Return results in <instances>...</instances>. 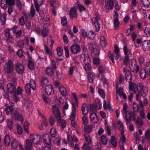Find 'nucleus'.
<instances>
[{
	"label": "nucleus",
	"mask_w": 150,
	"mask_h": 150,
	"mask_svg": "<svg viewBox=\"0 0 150 150\" xmlns=\"http://www.w3.org/2000/svg\"><path fill=\"white\" fill-rule=\"evenodd\" d=\"M30 139L36 144H40L41 142V137L39 134H30Z\"/></svg>",
	"instance_id": "0eeeda50"
},
{
	"label": "nucleus",
	"mask_w": 150,
	"mask_h": 150,
	"mask_svg": "<svg viewBox=\"0 0 150 150\" xmlns=\"http://www.w3.org/2000/svg\"><path fill=\"white\" fill-rule=\"evenodd\" d=\"M6 108L5 110L7 115L9 114L11 115L15 111L16 109V106L14 103L12 102L9 103L8 105L7 104L5 105Z\"/></svg>",
	"instance_id": "39448f33"
},
{
	"label": "nucleus",
	"mask_w": 150,
	"mask_h": 150,
	"mask_svg": "<svg viewBox=\"0 0 150 150\" xmlns=\"http://www.w3.org/2000/svg\"><path fill=\"white\" fill-rule=\"evenodd\" d=\"M46 74L49 76H52L54 75L53 69L52 67H47L46 69Z\"/></svg>",
	"instance_id": "cd10ccee"
},
{
	"label": "nucleus",
	"mask_w": 150,
	"mask_h": 150,
	"mask_svg": "<svg viewBox=\"0 0 150 150\" xmlns=\"http://www.w3.org/2000/svg\"><path fill=\"white\" fill-rule=\"evenodd\" d=\"M99 51L96 48L91 51V56L93 57H99Z\"/></svg>",
	"instance_id": "473e14b6"
},
{
	"label": "nucleus",
	"mask_w": 150,
	"mask_h": 150,
	"mask_svg": "<svg viewBox=\"0 0 150 150\" xmlns=\"http://www.w3.org/2000/svg\"><path fill=\"white\" fill-rule=\"evenodd\" d=\"M7 126L10 129H12L13 128V121L11 119H8L7 120Z\"/></svg>",
	"instance_id": "a18cd8bd"
},
{
	"label": "nucleus",
	"mask_w": 150,
	"mask_h": 150,
	"mask_svg": "<svg viewBox=\"0 0 150 150\" xmlns=\"http://www.w3.org/2000/svg\"><path fill=\"white\" fill-rule=\"evenodd\" d=\"M15 70L18 74H22L24 72L25 68L22 64L18 62L16 65Z\"/></svg>",
	"instance_id": "9d476101"
},
{
	"label": "nucleus",
	"mask_w": 150,
	"mask_h": 150,
	"mask_svg": "<svg viewBox=\"0 0 150 150\" xmlns=\"http://www.w3.org/2000/svg\"><path fill=\"white\" fill-rule=\"evenodd\" d=\"M101 143L104 145L106 144L107 142V139L105 136L103 135L101 137Z\"/></svg>",
	"instance_id": "e2e57ef3"
},
{
	"label": "nucleus",
	"mask_w": 150,
	"mask_h": 150,
	"mask_svg": "<svg viewBox=\"0 0 150 150\" xmlns=\"http://www.w3.org/2000/svg\"><path fill=\"white\" fill-rule=\"evenodd\" d=\"M26 145L25 147V150H31L32 148V142L29 139L27 140L26 141Z\"/></svg>",
	"instance_id": "c756f323"
},
{
	"label": "nucleus",
	"mask_w": 150,
	"mask_h": 150,
	"mask_svg": "<svg viewBox=\"0 0 150 150\" xmlns=\"http://www.w3.org/2000/svg\"><path fill=\"white\" fill-rule=\"evenodd\" d=\"M100 44L103 47H105L106 46V42L105 37L103 36H102L100 38Z\"/></svg>",
	"instance_id": "5fc2aeb1"
},
{
	"label": "nucleus",
	"mask_w": 150,
	"mask_h": 150,
	"mask_svg": "<svg viewBox=\"0 0 150 150\" xmlns=\"http://www.w3.org/2000/svg\"><path fill=\"white\" fill-rule=\"evenodd\" d=\"M33 90L36 89V84L35 81L33 79H31L30 83H27L25 86V88L27 94L29 95L31 94V88Z\"/></svg>",
	"instance_id": "f03ea898"
},
{
	"label": "nucleus",
	"mask_w": 150,
	"mask_h": 150,
	"mask_svg": "<svg viewBox=\"0 0 150 150\" xmlns=\"http://www.w3.org/2000/svg\"><path fill=\"white\" fill-rule=\"evenodd\" d=\"M13 63L11 60H9L4 65L3 70L6 74L12 73L14 71Z\"/></svg>",
	"instance_id": "f257e3e1"
},
{
	"label": "nucleus",
	"mask_w": 150,
	"mask_h": 150,
	"mask_svg": "<svg viewBox=\"0 0 150 150\" xmlns=\"http://www.w3.org/2000/svg\"><path fill=\"white\" fill-rule=\"evenodd\" d=\"M129 61V59L128 54H125V57L123 62L124 64L125 65H127Z\"/></svg>",
	"instance_id": "3c124183"
},
{
	"label": "nucleus",
	"mask_w": 150,
	"mask_h": 150,
	"mask_svg": "<svg viewBox=\"0 0 150 150\" xmlns=\"http://www.w3.org/2000/svg\"><path fill=\"white\" fill-rule=\"evenodd\" d=\"M110 143L114 147H116L117 146V142L115 136H112L111 137Z\"/></svg>",
	"instance_id": "f704fd0d"
},
{
	"label": "nucleus",
	"mask_w": 150,
	"mask_h": 150,
	"mask_svg": "<svg viewBox=\"0 0 150 150\" xmlns=\"http://www.w3.org/2000/svg\"><path fill=\"white\" fill-rule=\"evenodd\" d=\"M1 24L2 25H4L6 21V16L5 14L2 15L0 17Z\"/></svg>",
	"instance_id": "8fccbe9b"
},
{
	"label": "nucleus",
	"mask_w": 150,
	"mask_h": 150,
	"mask_svg": "<svg viewBox=\"0 0 150 150\" xmlns=\"http://www.w3.org/2000/svg\"><path fill=\"white\" fill-rule=\"evenodd\" d=\"M6 5L9 6H13L15 4L14 0H5Z\"/></svg>",
	"instance_id": "bf43d9fd"
},
{
	"label": "nucleus",
	"mask_w": 150,
	"mask_h": 150,
	"mask_svg": "<svg viewBox=\"0 0 150 150\" xmlns=\"http://www.w3.org/2000/svg\"><path fill=\"white\" fill-rule=\"evenodd\" d=\"M135 124L139 128H140L141 126L143 125V121L141 119L138 118L135 122Z\"/></svg>",
	"instance_id": "603ef678"
},
{
	"label": "nucleus",
	"mask_w": 150,
	"mask_h": 150,
	"mask_svg": "<svg viewBox=\"0 0 150 150\" xmlns=\"http://www.w3.org/2000/svg\"><path fill=\"white\" fill-rule=\"evenodd\" d=\"M11 142L10 138L8 135H6L4 138V142L5 145L6 146H8Z\"/></svg>",
	"instance_id": "7c9ffc66"
},
{
	"label": "nucleus",
	"mask_w": 150,
	"mask_h": 150,
	"mask_svg": "<svg viewBox=\"0 0 150 150\" xmlns=\"http://www.w3.org/2000/svg\"><path fill=\"white\" fill-rule=\"evenodd\" d=\"M130 51V50L128 48L126 45H125L123 47V52L124 54H128V53Z\"/></svg>",
	"instance_id": "338daca9"
},
{
	"label": "nucleus",
	"mask_w": 150,
	"mask_h": 150,
	"mask_svg": "<svg viewBox=\"0 0 150 150\" xmlns=\"http://www.w3.org/2000/svg\"><path fill=\"white\" fill-rule=\"evenodd\" d=\"M44 142L47 145H50L51 143V138L49 134H44L43 136Z\"/></svg>",
	"instance_id": "6ab92c4d"
},
{
	"label": "nucleus",
	"mask_w": 150,
	"mask_h": 150,
	"mask_svg": "<svg viewBox=\"0 0 150 150\" xmlns=\"http://www.w3.org/2000/svg\"><path fill=\"white\" fill-rule=\"evenodd\" d=\"M48 82V80L47 78L45 77H42L41 78L40 82L41 86L43 87L45 84H47Z\"/></svg>",
	"instance_id": "72a5a7b5"
},
{
	"label": "nucleus",
	"mask_w": 150,
	"mask_h": 150,
	"mask_svg": "<svg viewBox=\"0 0 150 150\" xmlns=\"http://www.w3.org/2000/svg\"><path fill=\"white\" fill-rule=\"evenodd\" d=\"M24 16H25V24L26 27V28H30L31 25V23L30 21L28 20L27 19L28 18V14L27 13H25L24 14Z\"/></svg>",
	"instance_id": "2f4dec72"
},
{
	"label": "nucleus",
	"mask_w": 150,
	"mask_h": 150,
	"mask_svg": "<svg viewBox=\"0 0 150 150\" xmlns=\"http://www.w3.org/2000/svg\"><path fill=\"white\" fill-rule=\"evenodd\" d=\"M56 133L57 131L55 128L52 127L50 129V133L51 136L52 137H55Z\"/></svg>",
	"instance_id": "09e8293b"
},
{
	"label": "nucleus",
	"mask_w": 150,
	"mask_h": 150,
	"mask_svg": "<svg viewBox=\"0 0 150 150\" xmlns=\"http://www.w3.org/2000/svg\"><path fill=\"white\" fill-rule=\"evenodd\" d=\"M52 111L53 114L57 118H58L59 120L61 119V115L60 113V111L59 108L56 105L52 106Z\"/></svg>",
	"instance_id": "f8f14e48"
},
{
	"label": "nucleus",
	"mask_w": 150,
	"mask_h": 150,
	"mask_svg": "<svg viewBox=\"0 0 150 150\" xmlns=\"http://www.w3.org/2000/svg\"><path fill=\"white\" fill-rule=\"evenodd\" d=\"M69 14L70 17L72 18L77 17V13L76 9L75 7H74L70 9L69 11Z\"/></svg>",
	"instance_id": "b1692460"
},
{
	"label": "nucleus",
	"mask_w": 150,
	"mask_h": 150,
	"mask_svg": "<svg viewBox=\"0 0 150 150\" xmlns=\"http://www.w3.org/2000/svg\"><path fill=\"white\" fill-rule=\"evenodd\" d=\"M59 91L62 96H66L67 95V92L66 88L63 85L60 86L59 88Z\"/></svg>",
	"instance_id": "393cba45"
},
{
	"label": "nucleus",
	"mask_w": 150,
	"mask_h": 150,
	"mask_svg": "<svg viewBox=\"0 0 150 150\" xmlns=\"http://www.w3.org/2000/svg\"><path fill=\"white\" fill-rule=\"evenodd\" d=\"M80 46L77 44L72 45L71 47V52L74 54H76L81 51Z\"/></svg>",
	"instance_id": "ddd939ff"
},
{
	"label": "nucleus",
	"mask_w": 150,
	"mask_h": 150,
	"mask_svg": "<svg viewBox=\"0 0 150 150\" xmlns=\"http://www.w3.org/2000/svg\"><path fill=\"white\" fill-rule=\"evenodd\" d=\"M90 113L93 112L95 113L96 108L93 104L90 105Z\"/></svg>",
	"instance_id": "680f3d73"
},
{
	"label": "nucleus",
	"mask_w": 150,
	"mask_h": 150,
	"mask_svg": "<svg viewBox=\"0 0 150 150\" xmlns=\"http://www.w3.org/2000/svg\"><path fill=\"white\" fill-rule=\"evenodd\" d=\"M105 5L107 9L111 10L114 6V2L113 0H108L105 2Z\"/></svg>",
	"instance_id": "a211bd4d"
},
{
	"label": "nucleus",
	"mask_w": 150,
	"mask_h": 150,
	"mask_svg": "<svg viewBox=\"0 0 150 150\" xmlns=\"http://www.w3.org/2000/svg\"><path fill=\"white\" fill-rule=\"evenodd\" d=\"M125 114V121L127 123L131 121L132 118L135 121L136 119V114L134 112H127Z\"/></svg>",
	"instance_id": "1a4fd4ad"
},
{
	"label": "nucleus",
	"mask_w": 150,
	"mask_h": 150,
	"mask_svg": "<svg viewBox=\"0 0 150 150\" xmlns=\"http://www.w3.org/2000/svg\"><path fill=\"white\" fill-rule=\"evenodd\" d=\"M40 116L42 119L43 121V125L46 127H47L48 124V122L45 117L42 114H40Z\"/></svg>",
	"instance_id": "69168bd1"
},
{
	"label": "nucleus",
	"mask_w": 150,
	"mask_h": 150,
	"mask_svg": "<svg viewBox=\"0 0 150 150\" xmlns=\"http://www.w3.org/2000/svg\"><path fill=\"white\" fill-rule=\"evenodd\" d=\"M7 87L8 91L11 93H13L16 90V86L12 83H8Z\"/></svg>",
	"instance_id": "412c9836"
},
{
	"label": "nucleus",
	"mask_w": 150,
	"mask_h": 150,
	"mask_svg": "<svg viewBox=\"0 0 150 150\" xmlns=\"http://www.w3.org/2000/svg\"><path fill=\"white\" fill-rule=\"evenodd\" d=\"M11 115L12 118L16 121H19L21 122H23L24 121L23 116L18 110L16 109Z\"/></svg>",
	"instance_id": "20e7f679"
},
{
	"label": "nucleus",
	"mask_w": 150,
	"mask_h": 150,
	"mask_svg": "<svg viewBox=\"0 0 150 150\" xmlns=\"http://www.w3.org/2000/svg\"><path fill=\"white\" fill-rule=\"evenodd\" d=\"M73 109L72 110L71 113L70 117V119L71 121V124L73 127H75L76 126L75 122L74 120L76 117V109L75 108L74 103H72Z\"/></svg>",
	"instance_id": "6e6552de"
},
{
	"label": "nucleus",
	"mask_w": 150,
	"mask_h": 150,
	"mask_svg": "<svg viewBox=\"0 0 150 150\" xmlns=\"http://www.w3.org/2000/svg\"><path fill=\"white\" fill-rule=\"evenodd\" d=\"M77 7L79 9V11L80 12H82L86 10V8L83 5L80 4L79 1L76 2Z\"/></svg>",
	"instance_id": "c9c22d12"
},
{
	"label": "nucleus",
	"mask_w": 150,
	"mask_h": 150,
	"mask_svg": "<svg viewBox=\"0 0 150 150\" xmlns=\"http://www.w3.org/2000/svg\"><path fill=\"white\" fill-rule=\"evenodd\" d=\"M35 9L34 8L33 6L32 5L30 8V13L28 14V15L32 17H33L35 16Z\"/></svg>",
	"instance_id": "37998d69"
},
{
	"label": "nucleus",
	"mask_w": 150,
	"mask_h": 150,
	"mask_svg": "<svg viewBox=\"0 0 150 150\" xmlns=\"http://www.w3.org/2000/svg\"><path fill=\"white\" fill-rule=\"evenodd\" d=\"M48 31L47 29H43L41 30V33L44 37H45L48 35Z\"/></svg>",
	"instance_id": "13d9d810"
},
{
	"label": "nucleus",
	"mask_w": 150,
	"mask_h": 150,
	"mask_svg": "<svg viewBox=\"0 0 150 150\" xmlns=\"http://www.w3.org/2000/svg\"><path fill=\"white\" fill-rule=\"evenodd\" d=\"M19 143V142L14 139L11 143V147L15 150H16L18 148Z\"/></svg>",
	"instance_id": "c85d7f7f"
},
{
	"label": "nucleus",
	"mask_w": 150,
	"mask_h": 150,
	"mask_svg": "<svg viewBox=\"0 0 150 150\" xmlns=\"http://www.w3.org/2000/svg\"><path fill=\"white\" fill-rule=\"evenodd\" d=\"M93 63L94 64L98 65L100 63V59L99 57H93Z\"/></svg>",
	"instance_id": "052dcab7"
},
{
	"label": "nucleus",
	"mask_w": 150,
	"mask_h": 150,
	"mask_svg": "<svg viewBox=\"0 0 150 150\" xmlns=\"http://www.w3.org/2000/svg\"><path fill=\"white\" fill-rule=\"evenodd\" d=\"M132 62V63L131 64V66H134L136 69V73L137 74L138 73L139 70V66L137 64V62L136 60H133Z\"/></svg>",
	"instance_id": "ea45409f"
},
{
	"label": "nucleus",
	"mask_w": 150,
	"mask_h": 150,
	"mask_svg": "<svg viewBox=\"0 0 150 150\" xmlns=\"http://www.w3.org/2000/svg\"><path fill=\"white\" fill-rule=\"evenodd\" d=\"M132 105L134 111L137 112H138L139 110V107L138 104L136 102H134Z\"/></svg>",
	"instance_id": "de8ad7c7"
},
{
	"label": "nucleus",
	"mask_w": 150,
	"mask_h": 150,
	"mask_svg": "<svg viewBox=\"0 0 150 150\" xmlns=\"http://www.w3.org/2000/svg\"><path fill=\"white\" fill-rule=\"evenodd\" d=\"M28 56L29 58L28 60V66L29 69L31 70H33L35 68L34 66L33 62L32 61V58L30 56L29 54H28Z\"/></svg>",
	"instance_id": "a878e982"
},
{
	"label": "nucleus",
	"mask_w": 150,
	"mask_h": 150,
	"mask_svg": "<svg viewBox=\"0 0 150 150\" xmlns=\"http://www.w3.org/2000/svg\"><path fill=\"white\" fill-rule=\"evenodd\" d=\"M37 12L39 13V18L40 20H43L44 19L45 17V15L43 11L42 10H40V8H39V11Z\"/></svg>",
	"instance_id": "a19ab883"
},
{
	"label": "nucleus",
	"mask_w": 150,
	"mask_h": 150,
	"mask_svg": "<svg viewBox=\"0 0 150 150\" xmlns=\"http://www.w3.org/2000/svg\"><path fill=\"white\" fill-rule=\"evenodd\" d=\"M123 72L125 73V77L126 80L129 82L132 81V75L130 71L125 68L123 69Z\"/></svg>",
	"instance_id": "9b49d317"
},
{
	"label": "nucleus",
	"mask_w": 150,
	"mask_h": 150,
	"mask_svg": "<svg viewBox=\"0 0 150 150\" xmlns=\"http://www.w3.org/2000/svg\"><path fill=\"white\" fill-rule=\"evenodd\" d=\"M5 35L7 40H8L12 38L9 29H6L5 31Z\"/></svg>",
	"instance_id": "49530a36"
},
{
	"label": "nucleus",
	"mask_w": 150,
	"mask_h": 150,
	"mask_svg": "<svg viewBox=\"0 0 150 150\" xmlns=\"http://www.w3.org/2000/svg\"><path fill=\"white\" fill-rule=\"evenodd\" d=\"M81 110L82 114L86 115L88 112V106L85 103L83 104L81 106Z\"/></svg>",
	"instance_id": "4be33fe9"
},
{
	"label": "nucleus",
	"mask_w": 150,
	"mask_h": 150,
	"mask_svg": "<svg viewBox=\"0 0 150 150\" xmlns=\"http://www.w3.org/2000/svg\"><path fill=\"white\" fill-rule=\"evenodd\" d=\"M107 55L111 60L112 63L114 64L115 63L114 58V56L116 60L118 59L119 57V53H115V54H114V53H112L110 51L108 52Z\"/></svg>",
	"instance_id": "4468645a"
},
{
	"label": "nucleus",
	"mask_w": 150,
	"mask_h": 150,
	"mask_svg": "<svg viewBox=\"0 0 150 150\" xmlns=\"http://www.w3.org/2000/svg\"><path fill=\"white\" fill-rule=\"evenodd\" d=\"M67 139L68 142L70 144L71 147H74V148L75 149L79 150V148L78 146V144H76L74 145V142H78V140L77 138L75 136L72 137L71 135L68 134L67 135Z\"/></svg>",
	"instance_id": "7ed1b4c3"
},
{
	"label": "nucleus",
	"mask_w": 150,
	"mask_h": 150,
	"mask_svg": "<svg viewBox=\"0 0 150 150\" xmlns=\"http://www.w3.org/2000/svg\"><path fill=\"white\" fill-rule=\"evenodd\" d=\"M145 135L146 139L149 141L150 140V131L146 130L145 132Z\"/></svg>",
	"instance_id": "774afa93"
},
{
	"label": "nucleus",
	"mask_w": 150,
	"mask_h": 150,
	"mask_svg": "<svg viewBox=\"0 0 150 150\" xmlns=\"http://www.w3.org/2000/svg\"><path fill=\"white\" fill-rule=\"evenodd\" d=\"M75 100V102H73L71 104L72 105V109H73V105H72V103H74V105H75V108H76V107H78V99L77 97L76 94L75 93H73L72 94Z\"/></svg>",
	"instance_id": "4c0bfd02"
},
{
	"label": "nucleus",
	"mask_w": 150,
	"mask_h": 150,
	"mask_svg": "<svg viewBox=\"0 0 150 150\" xmlns=\"http://www.w3.org/2000/svg\"><path fill=\"white\" fill-rule=\"evenodd\" d=\"M90 119L91 122L93 123H96L98 120V116L96 113L93 112L91 113Z\"/></svg>",
	"instance_id": "5701e85b"
},
{
	"label": "nucleus",
	"mask_w": 150,
	"mask_h": 150,
	"mask_svg": "<svg viewBox=\"0 0 150 150\" xmlns=\"http://www.w3.org/2000/svg\"><path fill=\"white\" fill-rule=\"evenodd\" d=\"M138 93L137 94L136 96V99L138 101L140 99L141 96L143 97H145L147 93V91L145 88L141 90H139Z\"/></svg>",
	"instance_id": "2eb2a0df"
},
{
	"label": "nucleus",
	"mask_w": 150,
	"mask_h": 150,
	"mask_svg": "<svg viewBox=\"0 0 150 150\" xmlns=\"http://www.w3.org/2000/svg\"><path fill=\"white\" fill-rule=\"evenodd\" d=\"M95 17H93L92 19L93 24L95 28H100V25L98 22L100 19V16L98 13L96 12L95 14Z\"/></svg>",
	"instance_id": "423d86ee"
},
{
	"label": "nucleus",
	"mask_w": 150,
	"mask_h": 150,
	"mask_svg": "<svg viewBox=\"0 0 150 150\" xmlns=\"http://www.w3.org/2000/svg\"><path fill=\"white\" fill-rule=\"evenodd\" d=\"M95 103L97 108L99 109L102 107V103L100 99L98 98L95 101Z\"/></svg>",
	"instance_id": "864d4df0"
},
{
	"label": "nucleus",
	"mask_w": 150,
	"mask_h": 150,
	"mask_svg": "<svg viewBox=\"0 0 150 150\" xmlns=\"http://www.w3.org/2000/svg\"><path fill=\"white\" fill-rule=\"evenodd\" d=\"M116 94H119L120 96L123 93V88L122 87L119 88L118 85L116 84Z\"/></svg>",
	"instance_id": "c03bdc74"
},
{
	"label": "nucleus",
	"mask_w": 150,
	"mask_h": 150,
	"mask_svg": "<svg viewBox=\"0 0 150 150\" xmlns=\"http://www.w3.org/2000/svg\"><path fill=\"white\" fill-rule=\"evenodd\" d=\"M144 70L146 72L147 74H149L150 73V61L146 63Z\"/></svg>",
	"instance_id": "58836bf2"
},
{
	"label": "nucleus",
	"mask_w": 150,
	"mask_h": 150,
	"mask_svg": "<svg viewBox=\"0 0 150 150\" xmlns=\"http://www.w3.org/2000/svg\"><path fill=\"white\" fill-rule=\"evenodd\" d=\"M22 88L19 86L18 87L17 89L16 88V90L13 93H14V94L17 95H21L22 93Z\"/></svg>",
	"instance_id": "e433bc0d"
},
{
	"label": "nucleus",
	"mask_w": 150,
	"mask_h": 150,
	"mask_svg": "<svg viewBox=\"0 0 150 150\" xmlns=\"http://www.w3.org/2000/svg\"><path fill=\"white\" fill-rule=\"evenodd\" d=\"M142 47L145 51H147L150 50V41L146 40L144 41L142 44Z\"/></svg>",
	"instance_id": "f3484780"
},
{
	"label": "nucleus",
	"mask_w": 150,
	"mask_h": 150,
	"mask_svg": "<svg viewBox=\"0 0 150 150\" xmlns=\"http://www.w3.org/2000/svg\"><path fill=\"white\" fill-rule=\"evenodd\" d=\"M118 15L117 12H115L114 15V23L115 27H117L119 23L118 18Z\"/></svg>",
	"instance_id": "bb28decb"
},
{
	"label": "nucleus",
	"mask_w": 150,
	"mask_h": 150,
	"mask_svg": "<svg viewBox=\"0 0 150 150\" xmlns=\"http://www.w3.org/2000/svg\"><path fill=\"white\" fill-rule=\"evenodd\" d=\"M91 61L90 58L88 56H85L83 62L85 64H89Z\"/></svg>",
	"instance_id": "0e129e2a"
},
{
	"label": "nucleus",
	"mask_w": 150,
	"mask_h": 150,
	"mask_svg": "<svg viewBox=\"0 0 150 150\" xmlns=\"http://www.w3.org/2000/svg\"><path fill=\"white\" fill-rule=\"evenodd\" d=\"M36 11H38L40 7L43 4L44 0H33Z\"/></svg>",
	"instance_id": "aec40b11"
},
{
	"label": "nucleus",
	"mask_w": 150,
	"mask_h": 150,
	"mask_svg": "<svg viewBox=\"0 0 150 150\" xmlns=\"http://www.w3.org/2000/svg\"><path fill=\"white\" fill-rule=\"evenodd\" d=\"M45 90L48 96L53 94L54 92L53 87L50 84L47 85L45 86Z\"/></svg>",
	"instance_id": "dca6fc26"
},
{
	"label": "nucleus",
	"mask_w": 150,
	"mask_h": 150,
	"mask_svg": "<svg viewBox=\"0 0 150 150\" xmlns=\"http://www.w3.org/2000/svg\"><path fill=\"white\" fill-rule=\"evenodd\" d=\"M57 119V122L60 124L61 127L63 128H64V127H65L66 125V122L65 120H62L61 118V120H58V118Z\"/></svg>",
	"instance_id": "6e6d98bb"
},
{
	"label": "nucleus",
	"mask_w": 150,
	"mask_h": 150,
	"mask_svg": "<svg viewBox=\"0 0 150 150\" xmlns=\"http://www.w3.org/2000/svg\"><path fill=\"white\" fill-rule=\"evenodd\" d=\"M129 82V91L133 90L137 87V85L136 83L132 82V81Z\"/></svg>",
	"instance_id": "79ce46f5"
},
{
	"label": "nucleus",
	"mask_w": 150,
	"mask_h": 150,
	"mask_svg": "<svg viewBox=\"0 0 150 150\" xmlns=\"http://www.w3.org/2000/svg\"><path fill=\"white\" fill-rule=\"evenodd\" d=\"M98 93L100 96L102 98H104L105 97V93L104 90L101 88H99Z\"/></svg>",
	"instance_id": "4d7b16f0"
}]
</instances>
